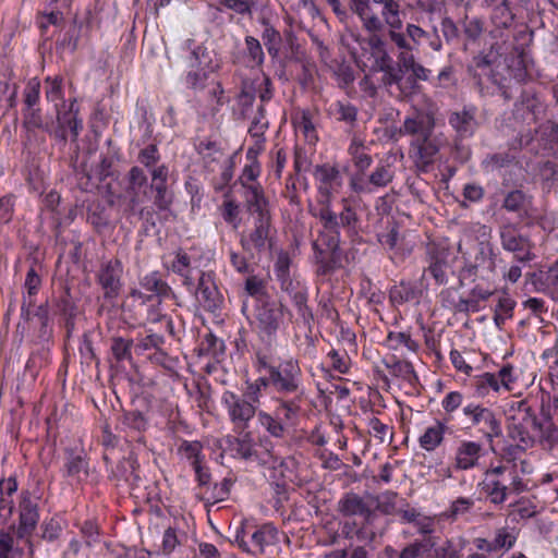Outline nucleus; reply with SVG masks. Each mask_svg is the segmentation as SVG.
<instances>
[{
  "mask_svg": "<svg viewBox=\"0 0 558 558\" xmlns=\"http://www.w3.org/2000/svg\"><path fill=\"white\" fill-rule=\"evenodd\" d=\"M253 367L260 374L255 380L262 390L274 393L272 411L259 410L257 424L277 442L284 441L306 415L307 393L298 359H280L271 343L254 350Z\"/></svg>",
  "mask_w": 558,
  "mask_h": 558,
  "instance_id": "f257e3e1",
  "label": "nucleus"
},
{
  "mask_svg": "<svg viewBox=\"0 0 558 558\" xmlns=\"http://www.w3.org/2000/svg\"><path fill=\"white\" fill-rule=\"evenodd\" d=\"M108 199H94L88 203L86 220L97 233L113 228L112 207L116 206L121 217L130 225L142 221L146 229L156 226L155 209L148 202V178L144 169L133 166L125 175L114 184L107 185Z\"/></svg>",
  "mask_w": 558,
  "mask_h": 558,
  "instance_id": "f03ea898",
  "label": "nucleus"
},
{
  "mask_svg": "<svg viewBox=\"0 0 558 558\" xmlns=\"http://www.w3.org/2000/svg\"><path fill=\"white\" fill-rule=\"evenodd\" d=\"M313 177L316 183V205L311 208L313 217L318 219L325 230L331 235L330 244L338 241V229H343L345 234L354 241L360 236L362 219L359 214V202L352 197H342L339 210L332 208L333 196L340 192L343 185V175L336 165H317Z\"/></svg>",
  "mask_w": 558,
  "mask_h": 558,
  "instance_id": "7ed1b4c3",
  "label": "nucleus"
},
{
  "mask_svg": "<svg viewBox=\"0 0 558 558\" xmlns=\"http://www.w3.org/2000/svg\"><path fill=\"white\" fill-rule=\"evenodd\" d=\"M505 414L508 437L520 441L521 447H533L538 442L544 449H553L558 445V427L545 414L544 393L541 402L533 396L511 400L507 403Z\"/></svg>",
  "mask_w": 558,
  "mask_h": 558,
  "instance_id": "20e7f679",
  "label": "nucleus"
},
{
  "mask_svg": "<svg viewBox=\"0 0 558 558\" xmlns=\"http://www.w3.org/2000/svg\"><path fill=\"white\" fill-rule=\"evenodd\" d=\"M496 59L497 57L493 51L487 53L481 52L473 58L470 72H472L473 78L476 81L480 93L482 95H489L495 93L494 90H489L488 84H492L494 88L500 93L504 99L508 101L514 97V94L520 89V84L523 83L529 76L527 54L524 49H522L508 65L509 74L518 85L515 87V92H513L512 86L506 84L507 78L502 77L495 71Z\"/></svg>",
  "mask_w": 558,
  "mask_h": 558,
  "instance_id": "39448f33",
  "label": "nucleus"
},
{
  "mask_svg": "<svg viewBox=\"0 0 558 558\" xmlns=\"http://www.w3.org/2000/svg\"><path fill=\"white\" fill-rule=\"evenodd\" d=\"M477 489L489 504L501 506L511 495L524 492L526 484L519 476L515 464L496 459L483 471Z\"/></svg>",
  "mask_w": 558,
  "mask_h": 558,
  "instance_id": "423d86ee",
  "label": "nucleus"
},
{
  "mask_svg": "<svg viewBox=\"0 0 558 558\" xmlns=\"http://www.w3.org/2000/svg\"><path fill=\"white\" fill-rule=\"evenodd\" d=\"M361 53L356 59L357 65L365 73V77H372L381 73V84L391 87L393 82H400L401 70L388 49V40L384 32H368V37L361 43Z\"/></svg>",
  "mask_w": 558,
  "mask_h": 558,
  "instance_id": "0eeeda50",
  "label": "nucleus"
},
{
  "mask_svg": "<svg viewBox=\"0 0 558 558\" xmlns=\"http://www.w3.org/2000/svg\"><path fill=\"white\" fill-rule=\"evenodd\" d=\"M350 8L367 32L403 28L400 3L396 0H351Z\"/></svg>",
  "mask_w": 558,
  "mask_h": 558,
  "instance_id": "6e6552de",
  "label": "nucleus"
},
{
  "mask_svg": "<svg viewBox=\"0 0 558 558\" xmlns=\"http://www.w3.org/2000/svg\"><path fill=\"white\" fill-rule=\"evenodd\" d=\"M462 413L468 422L465 429L478 439L493 446L494 440L502 436L501 418L492 408L472 401L462 407Z\"/></svg>",
  "mask_w": 558,
  "mask_h": 558,
  "instance_id": "1a4fd4ad",
  "label": "nucleus"
},
{
  "mask_svg": "<svg viewBox=\"0 0 558 558\" xmlns=\"http://www.w3.org/2000/svg\"><path fill=\"white\" fill-rule=\"evenodd\" d=\"M236 436L228 437L229 451L233 458L244 460L246 462L265 464L268 457H270L274 449L271 439L265 432V438H258V441L253 432L245 429V432H234Z\"/></svg>",
  "mask_w": 558,
  "mask_h": 558,
  "instance_id": "9d476101",
  "label": "nucleus"
},
{
  "mask_svg": "<svg viewBox=\"0 0 558 558\" xmlns=\"http://www.w3.org/2000/svg\"><path fill=\"white\" fill-rule=\"evenodd\" d=\"M519 530L514 526L504 525L497 527L492 538L476 536L470 541L466 558H501L517 544Z\"/></svg>",
  "mask_w": 558,
  "mask_h": 558,
  "instance_id": "9b49d317",
  "label": "nucleus"
},
{
  "mask_svg": "<svg viewBox=\"0 0 558 558\" xmlns=\"http://www.w3.org/2000/svg\"><path fill=\"white\" fill-rule=\"evenodd\" d=\"M220 403L227 412L233 432H245V429H248L252 420L255 416L257 417L259 412L257 404L252 403L232 390H225L222 392Z\"/></svg>",
  "mask_w": 558,
  "mask_h": 558,
  "instance_id": "f8f14e48",
  "label": "nucleus"
},
{
  "mask_svg": "<svg viewBox=\"0 0 558 558\" xmlns=\"http://www.w3.org/2000/svg\"><path fill=\"white\" fill-rule=\"evenodd\" d=\"M341 230L342 229L337 230L338 241L336 245L330 244L331 235L333 234L324 228L318 236V240L314 241L312 244L314 262L316 265L315 272L322 280L328 279L337 268V252L341 242Z\"/></svg>",
  "mask_w": 558,
  "mask_h": 558,
  "instance_id": "ddd939ff",
  "label": "nucleus"
},
{
  "mask_svg": "<svg viewBox=\"0 0 558 558\" xmlns=\"http://www.w3.org/2000/svg\"><path fill=\"white\" fill-rule=\"evenodd\" d=\"M497 266V254L488 245L476 254L473 263L465 264L459 272L460 286L477 283L482 280H495Z\"/></svg>",
  "mask_w": 558,
  "mask_h": 558,
  "instance_id": "4468645a",
  "label": "nucleus"
},
{
  "mask_svg": "<svg viewBox=\"0 0 558 558\" xmlns=\"http://www.w3.org/2000/svg\"><path fill=\"white\" fill-rule=\"evenodd\" d=\"M284 305L271 298L254 304V318L262 338L267 337L268 342L276 337L284 318Z\"/></svg>",
  "mask_w": 558,
  "mask_h": 558,
  "instance_id": "2eb2a0df",
  "label": "nucleus"
},
{
  "mask_svg": "<svg viewBox=\"0 0 558 558\" xmlns=\"http://www.w3.org/2000/svg\"><path fill=\"white\" fill-rule=\"evenodd\" d=\"M499 238L501 247L513 254V262L526 265L536 258L532 240L527 235H523L514 225L501 226Z\"/></svg>",
  "mask_w": 558,
  "mask_h": 558,
  "instance_id": "dca6fc26",
  "label": "nucleus"
},
{
  "mask_svg": "<svg viewBox=\"0 0 558 558\" xmlns=\"http://www.w3.org/2000/svg\"><path fill=\"white\" fill-rule=\"evenodd\" d=\"M447 144L442 132L435 130L424 136L412 138L411 148L415 153V162L418 168L426 171L438 158L441 147Z\"/></svg>",
  "mask_w": 558,
  "mask_h": 558,
  "instance_id": "f3484780",
  "label": "nucleus"
},
{
  "mask_svg": "<svg viewBox=\"0 0 558 558\" xmlns=\"http://www.w3.org/2000/svg\"><path fill=\"white\" fill-rule=\"evenodd\" d=\"M123 264L119 258L104 262L97 272V283L106 300H114L122 289Z\"/></svg>",
  "mask_w": 558,
  "mask_h": 558,
  "instance_id": "a211bd4d",
  "label": "nucleus"
},
{
  "mask_svg": "<svg viewBox=\"0 0 558 558\" xmlns=\"http://www.w3.org/2000/svg\"><path fill=\"white\" fill-rule=\"evenodd\" d=\"M192 292L195 293L198 303L207 312H216L223 302L214 271H199L197 283L195 282V289Z\"/></svg>",
  "mask_w": 558,
  "mask_h": 558,
  "instance_id": "6ab92c4d",
  "label": "nucleus"
},
{
  "mask_svg": "<svg viewBox=\"0 0 558 558\" xmlns=\"http://www.w3.org/2000/svg\"><path fill=\"white\" fill-rule=\"evenodd\" d=\"M19 526L16 530V536L20 539H27L31 544V536L33 535L38 521H39V509L38 504L32 498L28 490H23L20 495L19 502Z\"/></svg>",
  "mask_w": 558,
  "mask_h": 558,
  "instance_id": "aec40b11",
  "label": "nucleus"
},
{
  "mask_svg": "<svg viewBox=\"0 0 558 558\" xmlns=\"http://www.w3.org/2000/svg\"><path fill=\"white\" fill-rule=\"evenodd\" d=\"M265 52L260 41L252 36L244 37V48L231 52V62L244 69H260L265 63Z\"/></svg>",
  "mask_w": 558,
  "mask_h": 558,
  "instance_id": "412c9836",
  "label": "nucleus"
},
{
  "mask_svg": "<svg viewBox=\"0 0 558 558\" xmlns=\"http://www.w3.org/2000/svg\"><path fill=\"white\" fill-rule=\"evenodd\" d=\"M171 259L165 260L163 266L182 279V284L187 291L195 289V278L193 276L196 269V258L183 248H179L172 253Z\"/></svg>",
  "mask_w": 558,
  "mask_h": 558,
  "instance_id": "4be33fe9",
  "label": "nucleus"
},
{
  "mask_svg": "<svg viewBox=\"0 0 558 558\" xmlns=\"http://www.w3.org/2000/svg\"><path fill=\"white\" fill-rule=\"evenodd\" d=\"M483 457V446L475 440L463 439L459 441L452 458L454 471H470L480 466Z\"/></svg>",
  "mask_w": 558,
  "mask_h": 558,
  "instance_id": "5701e85b",
  "label": "nucleus"
},
{
  "mask_svg": "<svg viewBox=\"0 0 558 558\" xmlns=\"http://www.w3.org/2000/svg\"><path fill=\"white\" fill-rule=\"evenodd\" d=\"M477 108L473 105L463 106L461 110L452 111L448 117V123L456 132L458 140L470 138L474 135L478 123L476 120Z\"/></svg>",
  "mask_w": 558,
  "mask_h": 558,
  "instance_id": "b1692460",
  "label": "nucleus"
},
{
  "mask_svg": "<svg viewBox=\"0 0 558 558\" xmlns=\"http://www.w3.org/2000/svg\"><path fill=\"white\" fill-rule=\"evenodd\" d=\"M384 36L388 40L390 54L396 53L397 56V64H411L413 62V49L415 46L407 32L403 33L402 28H388L384 31Z\"/></svg>",
  "mask_w": 558,
  "mask_h": 558,
  "instance_id": "393cba45",
  "label": "nucleus"
},
{
  "mask_svg": "<svg viewBox=\"0 0 558 558\" xmlns=\"http://www.w3.org/2000/svg\"><path fill=\"white\" fill-rule=\"evenodd\" d=\"M436 120L432 112L415 110L405 117L400 133L412 138L424 136L435 130Z\"/></svg>",
  "mask_w": 558,
  "mask_h": 558,
  "instance_id": "a878e982",
  "label": "nucleus"
},
{
  "mask_svg": "<svg viewBox=\"0 0 558 558\" xmlns=\"http://www.w3.org/2000/svg\"><path fill=\"white\" fill-rule=\"evenodd\" d=\"M140 286L154 295L156 305H159L162 301L177 299L175 292L158 270H153L142 276L140 278Z\"/></svg>",
  "mask_w": 558,
  "mask_h": 558,
  "instance_id": "bb28decb",
  "label": "nucleus"
},
{
  "mask_svg": "<svg viewBox=\"0 0 558 558\" xmlns=\"http://www.w3.org/2000/svg\"><path fill=\"white\" fill-rule=\"evenodd\" d=\"M122 430L125 433L129 442H145V432L149 422L144 413L138 410L125 411L121 418Z\"/></svg>",
  "mask_w": 558,
  "mask_h": 558,
  "instance_id": "cd10ccee",
  "label": "nucleus"
},
{
  "mask_svg": "<svg viewBox=\"0 0 558 558\" xmlns=\"http://www.w3.org/2000/svg\"><path fill=\"white\" fill-rule=\"evenodd\" d=\"M150 171L153 183L148 184V192L154 191V206L160 210L169 209L171 205V198L167 196V181L169 170L166 165L155 166Z\"/></svg>",
  "mask_w": 558,
  "mask_h": 558,
  "instance_id": "c85d7f7f",
  "label": "nucleus"
},
{
  "mask_svg": "<svg viewBox=\"0 0 558 558\" xmlns=\"http://www.w3.org/2000/svg\"><path fill=\"white\" fill-rule=\"evenodd\" d=\"M388 298L389 303L395 308L408 303L418 304L422 298V289L414 281L401 280L389 288Z\"/></svg>",
  "mask_w": 558,
  "mask_h": 558,
  "instance_id": "c756f323",
  "label": "nucleus"
},
{
  "mask_svg": "<svg viewBox=\"0 0 558 558\" xmlns=\"http://www.w3.org/2000/svg\"><path fill=\"white\" fill-rule=\"evenodd\" d=\"M448 256L449 254L446 251L436 246L429 247L427 251L428 266L424 269L423 275L432 277L437 286L448 282Z\"/></svg>",
  "mask_w": 558,
  "mask_h": 558,
  "instance_id": "7c9ffc66",
  "label": "nucleus"
},
{
  "mask_svg": "<svg viewBox=\"0 0 558 558\" xmlns=\"http://www.w3.org/2000/svg\"><path fill=\"white\" fill-rule=\"evenodd\" d=\"M449 418H436L434 423L424 428L417 441L421 449L433 452L439 448L444 441L446 433L450 429Z\"/></svg>",
  "mask_w": 558,
  "mask_h": 558,
  "instance_id": "2f4dec72",
  "label": "nucleus"
},
{
  "mask_svg": "<svg viewBox=\"0 0 558 558\" xmlns=\"http://www.w3.org/2000/svg\"><path fill=\"white\" fill-rule=\"evenodd\" d=\"M242 250L253 256V252L262 253L272 247V230L250 228L240 238Z\"/></svg>",
  "mask_w": 558,
  "mask_h": 558,
  "instance_id": "473e14b6",
  "label": "nucleus"
},
{
  "mask_svg": "<svg viewBox=\"0 0 558 558\" xmlns=\"http://www.w3.org/2000/svg\"><path fill=\"white\" fill-rule=\"evenodd\" d=\"M381 362L391 377L407 383L411 387H415L420 383L418 376L411 362L401 360L393 354L385 356Z\"/></svg>",
  "mask_w": 558,
  "mask_h": 558,
  "instance_id": "72a5a7b5",
  "label": "nucleus"
},
{
  "mask_svg": "<svg viewBox=\"0 0 558 558\" xmlns=\"http://www.w3.org/2000/svg\"><path fill=\"white\" fill-rule=\"evenodd\" d=\"M243 206L247 215L270 210L269 198L262 184H254L240 191Z\"/></svg>",
  "mask_w": 558,
  "mask_h": 558,
  "instance_id": "f704fd0d",
  "label": "nucleus"
},
{
  "mask_svg": "<svg viewBox=\"0 0 558 558\" xmlns=\"http://www.w3.org/2000/svg\"><path fill=\"white\" fill-rule=\"evenodd\" d=\"M279 542L278 529L272 523H264L251 534V547L244 550L253 554H263L266 547Z\"/></svg>",
  "mask_w": 558,
  "mask_h": 558,
  "instance_id": "c9c22d12",
  "label": "nucleus"
},
{
  "mask_svg": "<svg viewBox=\"0 0 558 558\" xmlns=\"http://www.w3.org/2000/svg\"><path fill=\"white\" fill-rule=\"evenodd\" d=\"M328 114L335 121L343 123L349 132L357 125L359 109L347 99L333 101L328 108Z\"/></svg>",
  "mask_w": 558,
  "mask_h": 558,
  "instance_id": "e433bc0d",
  "label": "nucleus"
},
{
  "mask_svg": "<svg viewBox=\"0 0 558 558\" xmlns=\"http://www.w3.org/2000/svg\"><path fill=\"white\" fill-rule=\"evenodd\" d=\"M196 153L199 155L203 167L208 172H214L215 167L221 162L225 151L220 142L205 138L195 145Z\"/></svg>",
  "mask_w": 558,
  "mask_h": 558,
  "instance_id": "4c0bfd02",
  "label": "nucleus"
},
{
  "mask_svg": "<svg viewBox=\"0 0 558 558\" xmlns=\"http://www.w3.org/2000/svg\"><path fill=\"white\" fill-rule=\"evenodd\" d=\"M89 462L85 454L77 453L74 450L66 452L62 468L64 477L75 480L76 482L85 481L88 477Z\"/></svg>",
  "mask_w": 558,
  "mask_h": 558,
  "instance_id": "58836bf2",
  "label": "nucleus"
},
{
  "mask_svg": "<svg viewBox=\"0 0 558 558\" xmlns=\"http://www.w3.org/2000/svg\"><path fill=\"white\" fill-rule=\"evenodd\" d=\"M43 284V279L36 268L32 266L25 277L23 302L21 305V315L25 319L29 318L31 308L35 306V296L38 294Z\"/></svg>",
  "mask_w": 558,
  "mask_h": 558,
  "instance_id": "ea45409f",
  "label": "nucleus"
},
{
  "mask_svg": "<svg viewBox=\"0 0 558 558\" xmlns=\"http://www.w3.org/2000/svg\"><path fill=\"white\" fill-rule=\"evenodd\" d=\"M293 126L300 132L305 142L315 146L318 141V132L314 123V113L310 109H300L292 116Z\"/></svg>",
  "mask_w": 558,
  "mask_h": 558,
  "instance_id": "a19ab883",
  "label": "nucleus"
},
{
  "mask_svg": "<svg viewBox=\"0 0 558 558\" xmlns=\"http://www.w3.org/2000/svg\"><path fill=\"white\" fill-rule=\"evenodd\" d=\"M348 154L359 172H365L373 163L369 147L365 145L364 140L356 133L351 137Z\"/></svg>",
  "mask_w": 558,
  "mask_h": 558,
  "instance_id": "79ce46f5",
  "label": "nucleus"
},
{
  "mask_svg": "<svg viewBox=\"0 0 558 558\" xmlns=\"http://www.w3.org/2000/svg\"><path fill=\"white\" fill-rule=\"evenodd\" d=\"M407 34L415 47L427 46L433 51L442 49V41L436 27H433L432 32H427L418 25L409 23Z\"/></svg>",
  "mask_w": 558,
  "mask_h": 558,
  "instance_id": "37998d69",
  "label": "nucleus"
},
{
  "mask_svg": "<svg viewBox=\"0 0 558 558\" xmlns=\"http://www.w3.org/2000/svg\"><path fill=\"white\" fill-rule=\"evenodd\" d=\"M459 25L461 28V39L463 40L464 46L480 44V40L486 29L483 17L465 14L459 20Z\"/></svg>",
  "mask_w": 558,
  "mask_h": 558,
  "instance_id": "c03bdc74",
  "label": "nucleus"
},
{
  "mask_svg": "<svg viewBox=\"0 0 558 558\" xmlns=\"http://www.w3.org/2000/svg\"><path fill=\"white\" fill-rule=\"evenodd\" d=\"M338 510L343 517L359 515L367 519L371 515V509L364 498L351 492L339 500Z\"/></svg>",
  "mask_w": 558,
  "mask_h": 558,
  "instance_id": "a18cd8bd",
  "label": "nucleus"
},
{
  "mask_svg": "<svg viewBox=\"0 0 558 558\" xmlns=\"http://www.w3.org/2000/svg\"><path fill=\"white\" fill-rule=\"evenodd\" d=\"M485 5L492 7L490 21L497 29H508L514 22V14L508 0H483Z\"/></svg>",
  "mask_w": 558,
  "mask_h": 558,
  "instance_id": "49530a36",
  "label": "nucleus"
},
{
  "mask_svg": "<svg viewBox=\"0 0 558 558\" xmlns=\"http://www.w3.org/2000/svg\"><path fill=\"white\" fill-rule=\"evenodd\" d=\"M190 70L184 76L185 86L193 90H202L206 87L208 72L199 66V56L197 49L190 53Z\"/></svg>",
  "mask_w": 558,
  "mask_h": 558,
  "instance_id": "de8ad7c7",
  "label": "nucleus"
},
{
  "mask_svg": "<svg viewBox=\"0 0 558 558\" xmlns=\"http://www.w3.org/2000/svg\"><path fill=\"white\" fill-rule=\"evenodd\" d=\"M22 125L27 134L25 145H27V143L31 142L33 137H35L36 130H43L48 134H51L50 125L44 122L40 107L22 109Z\"/></svg>",
  "mask_w": 558,
  "mask_h": 558,
  "instance_id": "09e8293b",
  "label": "nucleus"
},
{
  "mask_svg": "<svg viewBox=\"0 0 558 558\" xmlns=\"http://www.w3.org/2000/svg\"><path fill=\"white\" fill-rule=\"evenodd\" d=\"M57 121L58 124L71 132L73 140L77 138L80 132L83 130V121L78 118L76 99L71 100L68 111L62 112L60 109H57Z\"/></svg>",
  "mask_w": 558,
  "mask_h": 558,
  "instance_id": "8fccbe9b",
  "label": "nucleus"
},
{
  "mask_svg": "<svg viewBox=\"0 0 558 558\" xmlns=\"http://www.w3.org/2000/svg\"><path fill=\"white\" fill-rule=\"evenodd\" d=\"M240 150L241 149L235 150L222 162L220 174L213 179L211 184L216 192H223L230 185L234 177V168L236 166V160L240 157Z\"/></svg>",
  "mask_w": 558,
  "mask_h": 558,
  "instance_id": "3c124183",
  "label": "nucleus"
},
{
  "mask_svg": "<svg viewBox=\"0 0 558 558\" xmlns=\"http://www.w3.org/2000/svg\"><path fill=\"white\" fill-rule=\"evenodd\" d=\"M517 302L507 292H502L494 308V323L497 328L502 329L505 323L513 317Z\"/></svg>",
  "mask_w": 558,
  "mask_h": 558,
  "instance_id": "603ef678",
  "label": "nucleus"
},
{
  "mask_svg": "<svg viewBox=\"0 0 558 558\" xmlns=\"http://www.w3.org/2000/svg\"><path fill=\"white\" fill-rule=\"evenodd\" d=\"M260 24L264 27L262 39L267 49V52L272 59H276L279 57L280 48L282 45L281 34L271 25L267 19H262Z\"/></svg>",
  "mask_w": 558,
  "mask_h": 558,
  "instance_id": "864d4df0",
  "label": "nucleus"
},
{
  "mask_svg": "<svg viewBox=\"0 0 558 558\" xmlns=\"http://www.w3.org/2000/svg\"><path fill=\"white\" fill-rule=\"evenodd\" d=\"M203 444L198 440L183 439L178 447V454L185 458L192 468L202 464L205 460Z\"/></svg>",
  "mask_w": 558,
  "mask_h": 558,
  "instance_id": "5fc2aeb1",
  "label": "nucleus"
},
{
  "mask_svg": "<svg viewBox=\"0 0 558 558\" xmlns=\"http://www.w3.org/2000/svg\"><path fill=\"white\" fill-rule=\"evenodd\" d=\"M41 101V82L35 76L31 77L24 85L22 92V109H32L40 107Z\"/></svg>",
  "mask_w": 558,
  "mask_h": 558,
  "instance_id": "6e6d98bb",
  "label": "nucleus"
},
{
  "mask_svg": "<svg viewBox=\"0 0 558 558\" xmlns=\"http://www.w3.org/2000/svg\"><path fill=\"white\" fill-rule=\"evenodd\" d=\"M266 108L257 106L256 112L254 113L251 124L248 126V134L254 140L259 142H266L265 133L269 129V121L266 117Z\"/></svg>",
  "mask_w": 558,
  "mask_h": 558,
  "instance_id": "4d7b16f0",
  "label": "nucleus"
},
{
  "mask_svg": "<svg viewBox=\"0 0 558 558\" xmlns=\"http://www.w3.org/2000/svg\"><path fill=\"white\" fill-rule=\"evenodd\" d=\"M278 282L281 291L286 292L290 296L291 301L301 299L308 294V287L306 282L299 276L294 275Z\"/></svg>",
  "mask_w": 558,
  "mask_h": 558,
  "instance_id": "13d9d810",
  "label": "nucleus"
},
{
  "mask_svg": "<svg viewBox=\"0 0 558 558\" xmlns=\"http://www.w3.org/2000/svg\"><path fill=\"white\" fill-rule=\"evenodd\" d=\"M56 314L61 317V319L77 317L78 307L73 301L70 289L66 288L54 301Z\"/></svg>",
  "mask_w": 558,
  "mask_h": 558,
  "instance_id": "bf43d9fd",
  "label": "nucleus"
},
{
  "mask_svg": "<svg viewBox=\"0 0 558 558\" xmlns=\"http://www.w3.org/2000/svg\"><path fill=\"white\" fill-rule=\"evenodd\" d=\"M466 541L463 537L446 539L435 548L436 558H461Z\"/></svg>",
  "mask_w": 558,
  "mask_h": 558,
  "instance_id": "052dcab7",
  "label": "nucleus"
},
{
  "mask_svg": "<svg viewBox=\"0 0 558 558\" xmlns=\"http://www.w3.org/2000/svg\"><path fill=\"white\" fill-rule=\"evenodd\" d=\"M534 283H539L544 288H558V258L547 268L527 274Z\"/></svg>",
  "mask_w": 558,
  "mask_h": 558,
  "instance_id": "680f3d73",
  "label": "nucleus"
},
{
  "mask_svg": "<svg viewBox=\"0 0 558 558\" xmlns=\"http://www.w3.org/2000/svg\"><path fill=\"white\" fill-rule=\"evenodd\" d=\"M45 97L47 101L54 102L56 110L59 109L58 101L63 102V78L61 76H47L45 78Z\"/></svg>",
  "mask_w": 558,
  "mask_h": 558,
  "instance_id": "e2e57ef3",
  "label": "nucleus"
},
{
  "mask_svg": "<svg viewBox=\"0 0 558 558\" xmlns=\"http://www.w3.org/2000/svg\"><path fill=\"white\" fill-rule=\"evenodd\" d=\"M132 339H126L120 336L111 339L110 350L117 363L132 361Z\"/></svg>",
  "mask_w": 558,
  "mask_h": 558,
  "instance_id": "0e129e2a",
  "label": "nucleus"
},
{
  "mask_svg": "<svg viewBox=\"0 0 558 558\" xmlns=\"http://www.w3.org/2000/svg\"><path fill=\"white\" fill-rule=\"evenodd\" d=\"M198 351L199 355H208L218 360L225 352V343L214 333L209 332L201 341Z\"/></svg>",
  "mask_w": 558,
  "mask_h": 558,
  "instance_id": "69168bd1",
  "label": "nucleus"
},
{
  "mask_svg": "<svg viewBox=\"0 0 558 558\" xmlns=\"http://www.w3.org/2000/svg\"><path fill=\"white\" fill-rule=\"evenodd\" d=\"M220 215L223 221L231 226L233 229H238L241 223L240 218V205L235 199L226 198L219 206Z\"/></svg>",
  "mask_w": 558,
  "mask_h": 558,
  "instance_id": "338daca9",
  "label": "nucleus"
},
{
  "mask_svg": "<svg viewBox=\"0 0 558 558\" xmlns=\"http://www.w3.org/2000/svg\"><path fill=\"white\" fill-rule=\"evenodd\" d=\"M393 179V171L388 165H378L375 170L367 177V182L372 185V192H376L380 187L387 186Z\"/></svg>",
  "mask_w": 558,
  "mask_h": 558,
  "instance_id": "774afa93",
  "label": "nucleus"
}]
</instances>
